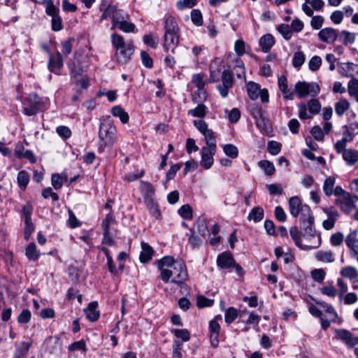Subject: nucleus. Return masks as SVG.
I'll list each match as a JSON object with an SVG mask.
<instances>
[{
  "label": "nucleus",
  "instance_id": "nucleus-54",
  "mask_svg": "<svg viewBox=\"0 0 358 358\" xmlns=\"http://www.w3.org/2000/svg\"><path fill=\"white\" fill-rule=\"evenodd\" d=\"M95 305L93 303H91L85 310L87 319L92 322L97 320L99 317V313L95 310Z\"/></svg>",
  "mask_w": 358,
  "mask_h": 358
},
{
  "label": "nucleus",
  "instance_id": "nucleus-5",
  "mask_svg": "<svg viewBox=\"0 0 358 358\" xmlns=\"http://www.w3.org/2000/svg\"><path fill=\"white\" fill-rule=\"evenodd\" d=\"M116 127L111 120H107L101 122L99 131V138L106 146L113 145L115 141Z\"/></svg>",
  "mask_w": 358,
  "mask_h": 358
},
{
  "label": "nucleus",
  "instance_id": "nucleus-17",
  "mask_svg": "<svg viewBox=\"0 0 358 358\" xmlns=\"http://www.w3.org/2000/svg\"><path fill=\"white\" fill-rule=\"evenodd\" d=\"M323 211L327 215L328 219L323 221L322 226L326 230H331L334 227L336 218L339 217V213L333 208H324Z\"/></svg>",
  "mask_w": 358,
  "mask_h": 358
},
{
  "label": "nucleus",
  "instance_id": "nucleus-10",
  "mask_svg": "<svg viewBox=\"0 0 358 358\" xmlns=\"http://www.w3.org/2000/svg\"><path fill=\"white\" fill-rule=\"evenodd\" d=\"M358 200V196L352 195L350 193L343 196L336 198L335 203L341 211L346 214H350L355 208V203Z\"/></svg>",
  "mask_w": 358,
  "mask_h": 358
},
{
  "label": "nucleus",
  "instance_id": "nucleus-41",
  "mask_svg": "<svg viewBox=\"0 0 358 358\" xmlns=\"http://www.w3.org/2000/svg\"><path fill=\"white\" fill-rule=\"evenodd\" d=\"M263 218L264 210L259 206L253 208L248 216L249 220H253L255 222H258Z\"/></svg>",
  "mask_w": 358,
  "mask_h": 358
},
{
  "label": "nucleus",
  "instance_id": "nucleus-34",
  "mask_svg": "<svg viewBox=\"0 0 358 358\" xmlns=\"http://www.w3.org/2000/svg\"><path fill=\"white\" fill-rule=\"evenodd\" d=\"M338 40L343 44L348 45V44H352L355 41V34L351 33L348 31L343 30L340 33H338Z\"/></svg>",
  "mask_w": 358,
  "mask_h": 358
},
{
  "label": "nucleus",
  "instance_id": "nucleus-23",
  "mask_svg": "<svg viewBox=\"0 0 358 358\" xmlns=\"http://www.w3.org/2000/svg\"><path fill=\"white\" fill-rule=\"evenodd\" d=\"M305 205L302 204L299 196H292L289 200V209L290 214L294 217H297Z\"/></svg>",
  "mask_w": 358,
  "mask_h": 358
},
{
  "label": "nucleus",
  "instance_id": "nucleus-14",
  "mask_svg": "<svg viewBox=\"0 0 358 358\" xmlns=\"http://www.w3.org/2000/svg\"><path fill=\"white\" fill-rule=\"evenodd\" d=\"M110 39L112 45L116 50V51L124 50L127 48V47L131 48L134 46L131 40L126 42L124 37L119 34H113L110 36Z\"/></svg>",
  "mask_w": 358,
  "mask_h": 358
},
{
  "label": "nucleus",
  "instance_id": "nucleus-51",
  "mask_svg": "<svg viewBox=\"0 0 358 358\" xmlns=\"http://www.w3.org/2000/svg\"><path fill=\"white\" fill-rule=\"evenodd\" d=\"M178 213L185 220H191L193 217L192 208L189 204L182 206Z\"/></svg>",
  "mask_w": 358,
  "mask_h": 358
},
{
  "label": "nucleus",
  "instance_id": "nucleus-25",
  "mask_svg": "<svg viewBox=\"0 0 358 358\" xmlns=\"http://www.w3.org/2000/svg\"><path fill=\"white\" fill-rule=\"evenodd\" d=\"M142 251L141 252L139 259L143 263L149 262L153 255L154 250L152 248L145 242H141Z\"/></svg>",
  "mask_w": 358,
  "mask_h": 358
},
{
  "label": "nucleus",
  "instance_id": "nucleus-60",
  "mask_svg": "<svg viewBox=\"0 0 358 358\" xmlns=\"http://www.w3.org/2000/svg\"><path fill=\"white\" fill-rule=\"evenodd\" d=\"M305 62V55L301 52H296L294 53L293 59H292V65L295 68H299L303 65Z\"/></svg>",
  "mask_w": 358,
  "mask_h": 358
},
{
  "label": "nucleus",
  "instance_id": "nucleus-35",
  "mask_svg": "<svg viewBox=\"0 0 358 358\" xmlns=\"http://www.w3.org/2000/svg\"><path fill=\"white\" fill-rule=\"evenodd\" d=\"M207 107L203 104H199L194 109L189 110L187 111V115L199 118H203L206 115Z\"/></svg>",
  "mask_w": 358,
  "mask_h": 358
},
{
  "label": "nucleus",
  "instance_id": "nucleus-46",
  "mask_svg": "<svg viewBox=\"0 0 358 358\" xmlns=\"http://www.w3.org/2000/svg\"><path fill=\"white\" fill-rule=\"evenodd\" d=\"M66 180V176H62L59 173H53L51 176V184L55 189H59Z\"/></svg>",
  "mask_w": 358,
  "mask_h": 358
},
{
  "label": "nucleus",
  "instance_id": "nucleus-39",
  "mask_svg": "<svg viewBox=\"0 0 358 358\" xmlns=\"http://www.w3.org/2000/svg\"><path fill=\"white\" fill-rule=\"evenodd\" d=\"M336 182L334 177L329 176L324 182L323 191L326 196H331L334 193V187Z\"/></svg>",
  "mask_w": 358,
  "mask_h": 358
},
{
  "label": "nucleus",
  "instance_id": "nucleus-2",
  "mask_svg": "<svg viewBox=\"0 0 358 358\" xmlns=\"http://www.w3.org/2000/svg\"><path fill=\"white\" fill-rule=\"evenodd\" d=\"M164 29V50L174 54L180 43V29L174 17L169 15L165 18Z\"/></svg>",
  "mask_w": 358,
  "mask_h": 358
},
{
  "label": "nucleus",
  "instance_id": "nucleus-1",
  "mask_svg": "<svg viewBox=\"0 0 358 358\" xmlns=\"http://www.w3.org/2000/svg\"><path fill=\"white\" fill-rule=\"evenodd\" d=\"M210 79L211 82H217L222 78V84L217 86L220 95L226 98L229 90L233 86V76L229 70L224 69L223 61L220 58H215L210 64Z\"/></svg>",
  "mask_w": 358,
  "mask_h": 358
},
{
  "label": "nucleus",
  "instance_id": "nucleus-30",
  "mask_svg": "<svg viewBox=\"0 0 358 358\" xmlns=\"http://www.w3.org/2000/svg\"><path fill=\"white\" fill-rule=\"evenodd\" d=\"M300 228L303 232V236L314 237L315 236V229L314 227V220H308L300 222Z\"/></svg>",
  "mask_w": 358,
  "mask_h": 358
},
{
  "label": "nucleus",
  "instance_id": "nucleus-48",
  "mask_svg": "<svg viewBox=\"0 0 358 358\" xmlns=\"http://www.w3.org/2000/svg\"><path fill=\"white\" fill-rule=\"evenodd\" d=\"M171 332L182 342H187L190 340V333L187 329H175L171 330Z\"/></svg>",
  "mask_w": 358,
  "mask_h": 358
},
{
  "label": "nucleus",
  "instance_id": "nucleus-8",
  "mask_svg": "<svg viewBox=\"0 0 358 358\" xmlns=\"http://www.w3.org/2000/svg\"><path fill=\"white\" fill-rule=\"evenodd\" d=\"M193 124L204 136L206 146L217 148L215 133L212 129H208V124L203 120H195Z\"/></svg>",
  "mask_w": 358,
  "mask_h": 358
},
{
  "label": "nucleus",
  "instance_id": "nucleus-31",
  "mask_svg": "<svg viewBox=\"0 0 358 358\" xmlns=\"http://www.w3.org/2000/svg\"><path fill=\"white\" fill-rule=\"evenodd\" d=\"M130 17L128 13H125L122 10H118L116 14L113 16V20H112V27L111 29H114L117 27L121 22H124L126 20H129Z\"/></svg>",
  "mask_w": 358,
  "mask_h": 358
},
{
  "label": "nucleus",
  "instance_id": "nucleus-12",
  "mask_svg": "<svg viewBox=\"0 0 358 358\" xmlns=\"http://www.w3.org/2000/svg\"><path fill=\"white\" fill-rule=\"evenodd\" d=\"M217 148L204 146L201 148V166L205 169H209L213 164V156L216 152Z\"/></svg>",
  "mask_w": 358,
  "mask_h": 358
},
{
  "label": "nucleus",
  "instance_id": "nucleus-11",
  "mask_svg": "<svg viewBox=\"0 0 358 358\" xmlns=\"http://www.w3.org/2000/svg\"><path fill=\"white\" fill-rule=\"evenodd\" d=\"M63 66L64 60L61 52L57 51L56 54H49L48 69L50 72L54 73L57 75H60V71Z\"/></svg>",
  "mask_w": 358,
  "mask_h": 358
},
{
  "label": "nucleus",
  "instance_id": "nucleus-22",
  "mask_svg": "<svg viewBox=\"0 0 358 358\" xmlns=\"http://www.w3.org/2000/svg\"><path fill=\"white\" fill-rule=\"evenodd\" d=\"M210 338L211 345L217 347L219 343V336L220 331V325L216 320H212L209 323Z\"/></svg>",
  "mask_w": 358,
  "mask_h": 358
},
{
  "label": "nucleus",
  "instance_id": "nucleus-18",
  "mask_svg": "<svg viewBox=\"0 0 358 358\" xmlns=\"http://www.w3.org/2000/svg\"><path fill=\"white\" fill-rule=\"evenodd\" d=\"M99 9L101 11H103V13L100 17L101 21H103L108 17H110L113 20V16L118 10L116 6L108 3L107 1L106 0L102 1L101 3L100 4Z\"/></svg>",
  "mask_w": 358,
  "mask_h": 358
},
{
  "label": "nucleus",
  "instance_id": "nucleus-47",
  "mask_svg": "<svg viewBox=\"0 0 358 358\" xmlns=\"http://www.w3.org/2000/svg\"><path fill=\"white\" fill-rule=\"evenodd\" d=\"M234 66L233 70L236 76L241 78L245 76V67L243 61L239 58L236 57L234 60Z\"/></svg>",
  "mask_w": 358,
  "mask_h": 358
},
{
  "label": "nucleus",
  "instance_id": "nucleus-32",
  "mask_svg": "<svg viewBox=\"0 0 358 358\" xmlns=\"http://www.w3.org/2000/svg\"><path fill=\"white\" fill-rule=\"evenodd\" d=\"M25 255L26 257L30 260V261H36L38 260L40 252L36 249V246L34 243H30L28 244V245L26 248L25 250Z\"/></svg>",
  "mask_w": 358,
  "mask_h": 358
},
{
  "label": "nucleus",
  "instance_id": "nucleus-62",
  "mask_svg": "<svg viewBox=\"0 0 358 358\" xmlns=\"http://www.w3.org/2000/svg\"><path fill=\"white\" fill-rule=\"evenodd\" d=\"M141 59L142 64L146 68L151 69L153 66V60L146 51L141 52Z\"/></svg>",
  "mask_w": 358,
  "mask_h": 358
},
{
  "label": "nucleus",
  "instance_id": "nucleus-21",
  "mask_svg": "<svg viewBox=\"0 0 358 358\" xmlns=\"http://www.w3.org/2000/svg\"><path fill=\"white\" fill-rule=\"evenodd\" d=\"M140 189L144 202L155 199V189L151 183L141 180Z\"/></svg>",
  "mask_w": 358,
  "mask_h": 358
},
{
  "label": "nucleus",
  "instance_id": "nucleus-6",
  "mask_svg": "<svg viewBox=\"0 0 358 358\" xmlns=\"http://www.w3.org/2000/svg\"><path fill=\"white\" fill-rule=\"evenodd\" d=\"M217 264L222 269L234 268L239 275L243 273L242 267L236 263L233 255L230 252H224L220 254L217 257Z\"/></svg>",
  "mask_w": 358,
  "mask_h": 358
},
{
  "label": "nucleus",
  "instance_id": "nucleus-57",
  "mask_svg": "<svg viewBox=\"0 0 358 358\" xmlns=\"http://www.w3.org/2000/svg\"><path fill=\"white\" fill-rule=\"evenodd\" d=\"M300 214H301V217L299 219L300 222L308 221V220H314L313 212H312L310 208L308 205H305V206H303V209H302Z\"/></svg>",
  "mask_w": 358,
  "mask_h": 358
},
{
  "label": "nucleus",
  "instance_id": "nucleus-58",
  "mask_svg": "<svg viewBox=\"0 0 358 358\" xmlns=\"http://www.w3.org/2000/svg\"><path fill=\"white\" fill-rule=\"evenodd\" d=\"M238 316L237 310L234 307H229L225 313L224 320L225 322L228 324H230L233 322Z\"/></svg>",
  "mask_w": 358,
  "mask_h": 358
},
{
  "label": "nucleus",
  "instance_id": "nucleus-4",
  "mask_svg": "<svg viewBox=\"0 0 358 358\" xmlns=\"http://www.w3.org/2000/svg\"><path fill=\"white\" fill-rule=\"evenodd\" d=\"M23 113L27 116L36 115L45 108L43 99L36 93H31L22 100Z\"/></svg>",
  "mask_w": 358,
  "mask_h": 358
},
{
  "label": "nucleus",
  "instance_id": "nucleus-3",
  "mask_svg": "<svg viewBox=\"0 0 358 358\" xmlns=\"http://www.w3.org/2000/svg\"><path fill=\"white\" fill-rule=\"evenodd\" d=\"M187 278V268L182 261L176 262L170 268L163 269L161 275V278L164 282H171L180 286L185 282Z\"/></svg>",
  "mask_w": 358,
  "mask_h": 358
},
{
  "label": "nucleus",
  "instance_id": "nucleus-29",
  "mask_svg": "<svg viewBox=\"0 0 358 358\" xmlns=\"http://www.w3.org/2000/svg\"><path fill=\"white\" fill-rule=\"evenodd\" d=\"M315 259L324 263H332L335 261L334 253L331 250H320L315 255Z\"/></svg>",
  "mask_w": 358,
  "mask_h": 358
},
{
  "label": "nucleus",
  "instance_id": "nucleus-15",
  "mask_svg": "<svg viewBox=\"0 0 358 358\" xmlns=\"http://www.w3.org/2000/svg\"><path fill=\"white\" fill-rule=\"evenodd\" d=\"M336 335L350 348H353L358 343V338L354 336L349 331L338 329L336 331Z\"/></svg>",
  "mask_w": 358,
  "mask_h": 358
},
{
  "label": "nucleus",
  "instance_id": "nucleus-9",
  "mask_svg": "<svg viewBox=\"0 0 358 358\" xmlns=\"http://www.w3.org/2000/svg\"><path fill=\"white\" fill-rule=\"evenodd\" d=\"M319 92L320 87L314 83L299 81L295 85L294 94L296 93L299 98H304L309 94L316 96Z\"/></svg>",
  "mask_w": 358,
  "mask_h": 358
},
{
  "label": "nucleus",
  "instance_id": "nucleus-43",
  "mask_svg": "<svg viewBox=\"0 0 358 358\" xmlns=\"http://www.w3.org/2000/svg\"><path fill=\"white\" fill-rule=\"evenodd\" d=\"M341 275L343 277L348 278L350 280L358 278V271L353 266L343 267L341 271Z\"/></svg>",
  "mask_w": 358,
  "mask_h": 358
},
{
  "label": "nucleus",
  "instance_id": "nucleus-55",
  "mask_svg": "<svg viewBox=\"0 0 358 358\" xmlns=\"http://www.w3.org/2000/svg\"><path fill=\"white\" fill-rule=\"evenodd\" d=\"M33 206L31 202H27L22 208L21 215L24 220H31Z\"/></svg>",
  "mask_w": 358,
  "mask_h": 358
},
{
  "label": "nucleus",
  "instance_id": "nucleus-64",
  "mask_svg": "<svg viewBox=\"0 0 358 358\" xmlns=\"http://www.w3.org/2000/svg\"><path fill=\"white\" fill-rule=\"evenodd\" d=\"M348 91L350 96H355L358 94V80L357 79L353 78L349 81Z\"/></svg>",
  "mask_w": 358,
  "mask_h": 358
},
{
  "label": "nucleus",
  "instance_id": "nucleus-44",
  "mask_svg": "<svg viewBox=\"0 0 358 358\" xmlns=\"http://www.w3.org/2000/svg\"><path fill=\"white\" fill-rule=\"evenodd\" d=\"M258 165L267 176H272L275 171L273 164L268 160H261L258 162Z\"/></svg>",
  "mask_w": 358,
  "mask_h": 358
},
{
  "label": "nucleus",
  "instance_id": "nucleus-49",
  "mask_svg": "<svg viewBox=\"0 0 358 358\" xmlns=\"http://www.w3.org/2000/svg\"><path fill=\"white\" fill-rule=\"evenodd\" d=\"M192 83L197 88L199 93L205 92V82L203 79V76L200 73L193 75Z\"/></svg>",
  "mask_w": 358,
  "mask_h": 358
},
{
  "label": "nucleus",
  "instance_id": "nucleus-40",
  "mask_svg": "<svg viewBox=\"0 0 358 358\" xmlns=\"http://www.w3.org/2000/svg\"><path fill=\"white\" fill-rule=\"evenodd\" d=\"M349 108L350 103L347 99H340L335 103V112L338 116H342Z\"/></svg>",
  "mask_w": 358,
  "mask_h": 358
},
{
  "label": "nucleus",
  "instance_id": "nucleus-13",
  "mask_svg": "<svg viewBox=\"0 0 358 358\" xmlns=\"http://www.w3.org/2000/svg\"><path fill=\"white\" fill-rule=\"evenodd\" d=\"M317 35L320 41L322 42L332 44L338 38V31L332 27H325L321 29Z\"/></svg>",
  "mask_w": 358,
  "mask_h": 358
},
{
  "label": "nucleus",
  "instance_id": "nucleus-27",
  "mask_svg": "<svg viewBox=\"0 0 358 358\" xmlns=\"http://www.w3.org/2000/svg\"><path fill=\"white\" fill-rule=\"evenodd\" d=\"M259 44L262 47V51L266 53L270 51L275 44V38L271 34H265L261 37Z\"/></svg>",
  "mask_w": 358,
  "mask_h": 358
},
{
  "label": "nucleus",
  "instance_id": "nucleus-53",
  "mask_svg": "<svg viewBox=\"0 0 358 358\" xmlns=\"http://www.w3.org/2000/svg\"><path fill=\"white\" fill-rule=\"evenodd\" d=\"M223 151L224 154L232 158L235 159L238 155V150L236 146L233 144H226L223 146Z\"/></svg>",
  "mask_w": 358,
  "mask_h": 358
},
{
  "label": "nucleus",
  "instance_id": "nucleus-33",
  "mask_svg": "<svg viewBox=\"0 0 358 358\" xmlns=\"http://www.w3.org/2000/svg\"><path fill=\"white\" fill-rule=\"evenodd\" d=\"M343 158L348 165L352 166L358 162V153L352 149H348L344 151Z\"/></svg>",
  "mask_w": 358,
  "mask_h": 358
},
{
  "label": "nucleus",
  "instance_id": "nucleus-52",
  "mask_svg": "<svg viewBox=\"0 0 358 358\" xmlns=\"http://www.w3.org/2000/svg\"><path fill=\"white\" fill-rule=\"evenodd\" d=\"M116 28L125 33H134L136 31V25L130 22L129 20H126L124 22H121Z\"/></svg>",
  "mask_w": 358,
  "mask_h": 358
},
{
  "label": "nucleus",
  "instance_id": "nucleus-24",
  "mask_svg": "<svg viewBox=\"0 0 358 358\" xmlns=\"http://www.w3.org/2000/svg\"><path fill=\"white\" fill-rule=\"evenodd\" d=\"M134 52V47H127L124 50L116 51L115 57L118 63L121 64H127L131 59Z\"/></svg>",
  "mask_w": 358,
  "mask_h": 358
},
{
  "label": "nucleus",
  "instance_id": "nucleus-59",
  "mask_svg": "<svg viewBox=\"0 0 358 358\" xmlns=\"http://www.w3.org/2000/svg\"><path fill=\"white\" fill-rule=\"evenodd\" d=\"M115 222V217L113 216V211H110L102 221V228L103 231H109L111 224Z\"/></svg>",
  "mask_w": 358,
  "mask_h": 358
},
{
  "label": "nucleus",
  "instance_id": "nucleus-20",
  "mask_svg": "<svg viewBox=\"0 0 358 358\" xmlns=\"http://www.w3.org/2000/svg\"><path fill=\"white\" fill-rule=\"evenodd\" d=\"M289 234H290L292 240L294 241L295 245L302 250H310L313 248H316L318 246H320V245L321 244V238H320V236H319L318 245H317L315 247H311V246H308V245H303L301 244V232L298 229V227L296 226H293L289 229Z\"/></svg>",
  "mask_w": 358,
  "mask_h": 358
},
{
  "label": "nucleus",
  "instance_id": "nucleus-63",
  "mask_svg": "<svg viewBox=\"0 0 358 358\" xmlns=\"http://www.w3.org/2000/svg\"><path fill=\"white\" fill-rule=\"evenodd\" d=\"M70 69V76L72 82L75 80L78 79L79 76L83 74V68L80 66H76L73 64L69 66Z\"/></svg>",
  "mask_w": 358,
  "mask_h": 358
},
{
  "label": "nucleus",
  "instance_id": "nucleus-45",
  "mask_svg": "<svg viewBox=\"0 0 358 358\" xmlns=\"http://www.w3.org/2000/svg\"><path fill=\"white\" fill-rule=\"evenodd\" d=\"M255 124L262 132L268 134L271 131L270 122L268 119L265 118L264 115L255 120Z\"/></svg>",
  "mask_w": 358,
  "mask_h": 358
},
{
  "label": "nucleus",
  "instance_id": "nucleus-61",
  "mask_svg": "<svg viewBox=\"0 0 358 358\" xmlns=\"http://www.w3.org/2000/svg\"><path fill=\"white\" fill-rule=\"evenodd\" d=\"M74 41V38H69L68 40L61 43L62 47V52L65 56H68L71 52L73 43Z\"/></svg>",
  "mask_w": 358,
  "mask_h": 358
},
{
  "label": "nucleus",
  "instance_id": "nucleus-50",
  "mask_svg": "<svg viewBox=\"0 0 358 358\" xmlns=\"http://www.w3.org/2000/svg\"><path fill=\"white\" fill-rule=\"evenodd\" d=\"M277 30L285 40H289L292 36V30L287 24H280L278 26Z\"/></svg>",
  "mask_w": 358,
  "mask_h": 358
},
{
  "label": "nucleus",
  "instance_id": "nucleus-42",
  "mask_svg": "<svg viewBox=\"0 0 358 358\" xmlns=\"http://www.w3.org/2000/svg\"><path fill=\"white\" fill-rule=\"evenodd\" d=\"M17 184L20 189L25 190L29 182V176L27 171H21L17 177Z\"/></svg>",
  "mask_w": 358,
  "mask_h": 358
},
{
  "label": "nucleus",
  "instance_id": "nucleus-16",
  "mask_svg": "<svg viewBox=\"0 0 358 358\" xmlns=\"http://www.w3.org/2000/svg\"><path fill=\"white\" fill-rule=\"evenodd\" d=\"M278 85L284 99L293 100L294 98V90L288 87L287 77L282 76L278 78Z\"/></svg>",
  "mask_w": 358,
  "mask_h": 358
},
{
  "label": "nucleus",
  "instance_id": "nucleus-37",
  "mask_svg": "<svg viewBox=\"0 0 358 358\" xmlns=\"http://www.w3.org/2000/svg\"><path fill=\"white\" fill-rule=\"evenodd\" d=\"M178 261L174 260L172 257L166 256L157 261V266L160 273H162L163 269L170 268L173 264Z\"/></svg>",
  "mask_w": 358,
  "mask_h": 358
},
{
  "label": "nucleus",
  "instance_id": "nucleus-28",
  "mask_svg": "<svg viewBox=\"0 0 358 358\" xmlns=\"http://www.w3.org/2000/svg\"><path fill=\"white\" fill-rule=\"evenodd\" d=\"M111 114L116 117H118L122 123L127 124L129 122V114L120 106H115L111 108Z\"/></svg>",
  "mask_w": 358,
  "mask_h": 358
},
{
  "label": "nucleus",
  "instance_id": "nucleus-7",
  "mask_svg": "<svg viewBox=\"0 0 358 358\" xmlns=\"http://www.w3.org/2000/svg\"><path fill=\"white\" fill-rule=\"evenodd\" d=\"M321 109V104L317 99H310L308 104L299 105V117L302 120L312 117V115L317 114Z\"/></svg>",
  "mask_w": 358,
  "mask_h": 358
},
{
  "label": "nucleus",
  "instance_id": "nucleus-38",
  "mask_svg": "<svg viewBox=\"0 0 358 358\" xmlns=\"http://www.w3.org/2000/svg\"><path fill=\"white\" fill-rule=\"evenodd\" d=\"M259 85L255 83L250 82L247 85V92L249 97L252 100H256L260 94Z\"/></svg>",
  "mask_w": 358,
  "mask_h": 358
},
{
  "label": "nucleus",
  "instance_id": "nucleus-36",
  "mask_svg": "<svg viewBox=\"0 0 358 358\" xmlns=\"http://www.w3.org/2000/svg\"><path fill=\"white\" fill-rule=\"evenodd\" d=\"M145 203L148 208L150 213L153 217H155L156 219H159L161 217V211L155 199L145 201Z\"/></svg>",
  "mask_w": 358,
  "mask_h": 358
},
{
  "label": "nucleus",
  "instance_id": "nucleus-19",
  "mask_svg": "<svg viewBox=\"0 0 358 358\" xmlns=\"http://www.w3.org/2000/svg\"><path fill=\"white\" fill-rule=\"evenodd\" d=\"M345 242L351 250L352 256H358V231H352L345 238Z\"/></svg>",
  "mask_w": 358,
  "mask_h": 358
},
{
  "label": "nucleus",
  "instance_id": "nucleus-56",
  "mask_svg": "<svg viewBox=\"0 0 358 358\" xmlns=\"http://www.w3.org/2000/svg\"><path fill=\"white\" fill-rule=\"evenodd\" d=\"M56 132L64 140L69 138L72 135V131L69 127L64 125L58 126L56 128Z\"/></svg>",
  "mask_w": 358,
  "mask_h": 358
},
{
  "label": "nucleus",
  "instance_id": "nucleus-26",
  "mask_svg": "<svg viewBox=\"0 0 358 358\" xmlns=\"http://www.w3.org/2000/svg\"><path fill=\"white\" fill-rule=\"evenodd\" d=\"M194 227L196 229L197 233L203 238H206L209 234L205 217H199L194 223Z\"/></svg>",
  "mask_w": 358,
  "mask_h": 358
}]
</instances>
